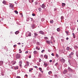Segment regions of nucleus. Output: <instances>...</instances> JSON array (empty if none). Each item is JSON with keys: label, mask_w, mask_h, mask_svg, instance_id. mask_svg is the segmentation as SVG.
<instances>
[{"label": "nucleus", "mask_w": 78, "mask_h": 78, "mask_svg": "<svg viewBox=\"0 0 78 78\" xmlns=\"http://www.w3.org/2000/svg\"><path fill=\"white\" fill-rule=\"evenodd\" d=\"M20 57V54H18L16 55V58L17 59H19Z\"/></svg>", "instance_id": "obj_1"}, {"label": "nucleus", "mask_w": 78, "mask_h": 78, "mask_svg": "<svg viewBox=\"0 0 78 78\" xmlns=\"http://www.w3.org/2000/svg\"><path fill=\"white\" fill-rule=\"evenodd\" d=\"M20 66V67H22V61H20L19 62Z\"/></svg>", "instance_id": "obj_2"}, {"label": "nucleus", "mask_w": 78, "mask_h": 78, "mask_svg": "<svg viewBox=\"0 0 78 78\" xmlns=\"http://www.w3.org/2000/svg\"><path fill=\"white\" fill-rule=\"evenodd\" d=\"M39 33L40 34H44V33L42 31H39Z\"/></svg>", "instance_id": "obj_3"}, {"label": "nucleus", "mask_w": 78, "mask_h": 78, "mask_svg": "<svg viewBox=\"0 0 78 78\" xmlns=\"http://www.w3.org/2000/svg\"><path fill=\"white\" fill-rule=\"evenodd\" d=\"M44 65L45 66V67H46L48 65V64L46 63H45Z\"/></svg>", "instance_id": "obj_4"}, {"label": "nucleus", "mask_w": 78, "mask_h": 78, "mask_svg": "<svg viewBox=\"0 0 78 78\" xmlns=\"http://www.w3.org/2000/svg\"><path fill=\"white\" fill-rule=\"evenodd\" d=\"M3 64V62L2 61H0V66H2Z\"/></svg>", "instance_id": "obj_5"}, {"label": "nucleus", "mask_w": 78, "mask_h": 78, "mask_svg": "<svg viewBox=\"0 0 78 78\" xmlns=\"http://www.w3.org/2000/svg\"><path fill=\"white\" fill-rule=\"evenodd\" d=\"M68 70L71 72H72V71H73L72 69H71L70 68H69H69H68Z\"/></svg>", "instance_id": "obj_6"}, {"label": "nucleus", "mask_w": 78, "mask_h": 78, "mask_svg": "<svg viewBox=\"0 0 78 78\" xmlns=\"http://www.w3.org/2000/svg\"><path fill=\"white\" fill-rule=\"evenodd\" d=\"M44 58H45V59H48V56L47 55H44Z\"/></svg>", "instance_id": "obj_7"}, {"label": "nucleus", "mask_w": 78, "mask_h": 78, "mask_svg": "<svg viewBox=\"0 0 78 78\" xmlns=\"http://www.w3.org/2000/svg\"><path fill=\"white\" fill-rule=\"evenodd\" d=\"M41 7H42V8H44L45 5H44V4H43L42 5Z\"/></svg>", "instance_id": "obj_8"}, {"label": "nucleus", "mask_w": 78, "mask_h": 78, "mask_svg": "<svg viewBox=\"0 0 78 78\" xmlns=\"http://www.w3.org/2000/svg\"><path fill=\"white\" fill-rule=\"evenodd\" d=\"M65 4L64 3H62V7H64L65 6Z\"/></svg>", "instance_id": "obj_9"}, {"label": "nucleus", "mask_w": 78, "mask_h": 78, "mask_svg": "<svg viewBox=\"0 0 78 78\" xmlns=\"http://www.w3.org/2000/svg\"><path fill=\"white\" fill-rule=\"evenodd\" d=\"M46 42L47 43V44H50V41H46Z\"/></svg>", "instance_id": "obj_10"}, {"label": "nucleus", "mask_w": 78, "mask_h": 78, "mask_svg": "<svg viewBox=\"0 0 78 78\" xmlns=\"http://www.w3.org/2000/svg\"><path fill=\"white\" fill-rule=\"evenodd\" d=\"M10 7H11V8H12L13 7V5L12 4H10Z\"/></svg>", "instance_id": "obj_11"}, {"label": "nucleus", "mask_w": 78, "mask_h": 78, "mask_svg": "<svg viewBox=\"0 0 78 78\" xmlns=\"http://www.w3.org/2000/svg\"><path fill=\"white\" fill-rule=\"evenodd\" d=\"M39 70L40 71H41V72L42 71V69L41 68L39 67Z\"/></svg>", "instance_id": "obj_12"}, {"label": "nucleus", "mask_w": 78, "mask_h": 78, "mask_svg": "<svg viewBox=\"0 0 78 78\" xmlns=\"http://www.w3.org/2000/svg\"><path fill=\"white\" fill-rule=\"evenodd\" d=\"M19 33V31H17L15 32V33L16 34H18Z\"/></svg>", "instance_id": "obj_13"}, {"label": "nucleus", "mask_w": 78, "mask_h": 78, "mask_svg": "<svg viewBox=\"0 0 78 78\" xmlns=\"http://www.w3.org/2000/svg\"><path fill=\"white\" fill-rule=\"evenodd\" d=\"M34 54H36L37 53V51H34Z\"/></svg>", "instance_id": "obj_14"}, {"label": "nucleus", "mask_w": 78, "mask_h": 78, "mask_svg": "<svg viewBox=\"0 0 78 78\" xmlns=\"http://www.w3.org/2000/svg\"><path fill=\"white\" fill-rule=\"evenodd\" d=\"M62 61L63 62H65V60L64 59H63V58H62Z\"/></svg>", "instance_id": "obj_15"}, {"label": "nucleus", "mask_w": 78, "mask_h": 78, "mask_svg": "<svg viewBox=\"0 0 78 78\" xmlns=\"http://www.w3.org/2000/svg\"><path fill=\"white\" fill-rule=\"evenodd\" d=\"M13 62H12V65H13L15 64V63H16V61H14V63H13Z\"/></svg>", "instance_id": "obj_16"}, {"label": "nucleus", "mask_w": 78, "mask_h": 78, "mask_svg": "<svg viewBox=\"0 0 78 78\" xmlns=\"http://www.w3.org/2000/svg\"><path fill=\"white\" fill-rule=\"evenodd\" d=\"M15 12L16 14H18V12L16 10H15Z\"/></svg>", "instance_id": "obj_17"}, {"label": "nucleus", "mask_w": 78, "mask_h": 78, "mask_svg": "<svg viewBox=\"0 0 78 78\" xmlns=\"http://www.w3.org/2000/svg\"><path fill=\"white\" fill-rule=\"evenodd\" d=\"M57 31H60V29L59 28H58L57 29Z\"/></svg>", "instance_id": "obj_18"}, {"label": "nucleus", "mask_w": 78, "mask_h": 78, "mask_svg": "<svg viewBox=\"0 0 78 78\" xmlns=\"http://www.w3.org/2000/svg\"><path fill=\"white\" fill-rule=\"evenodd\" d=\"M2 3L3 4H5L6 3V2L5 1H3L2 2Z\"/></svg>", "instance_id": "obj_19"}, {"label": "nucleus", "mask_w": 78, "mask_h": 78, "mask_svg": "<svg viewBox=\"0 0 78 78\" xmlns=\"http://www.w3.org/2000/svg\"><path fill=\"white\" fill-rule=\"evenodd\" d=\"M36 49L38 50H40V48H38L37 47H36Z\"/></svg>", "instance_id": "obj_20"}, {"label": "nucleus", "mask_w": 78, "mask_h": 78, "mask_svg": "<svg viewBox=\"0 0 78 78\" xmlns=\"http://www.w3.org/2000/svg\"><path fill=\"white\" fill-rule=\"evenodd\" d=\"M26 64H27V65H29V62H26Z\"/></svg>", "instance_id": "obj_21"}, {"label": "nucleus", "mask_w": 78, "mask_h": 78, "mask_svg": "<svg viewBox=\"0 0 78 78\" xmlns=\"http://www.w3.org/2000/svg\"><path fill=\"white\" fill-rule=\"evenodd\" d=\"M72 58L71 55V54H70L69 55V58Z\"/></svg>", "instance_id": "obj_22"}, {"label": "nucleus", "mask_w": 78, "mask_h": 78, "mask_svg": "<svg viewBox=\"0 0 78 78\" xmlns=\"http://www.w3.org/2000/svg\"><path fill=\"white\" fill-rule=\"evenodd\" d=\"M52 73V72L51 71H49V72H48V73L49 75L50 74H51Z\"/></svg>", "instance_id": "obj_23"}, {"label": "nucleus", "mask_w": 78, "mask_h": 78, "mask_svg": "<svg viewBox=\"0 0 78 78\" xmlns=\"http://www.w3.org/2000/svg\"><path fill=\"white\" fill-rule=\"evenodd\" d=\"M54 22V21L53 20H51V21H50V23H53Z\"/></svg>", "instance_id": "obj_24"}, {"label": "nucleus", "mask_w": 78, "mask_h": 78, "mask_svg": "<svg viewBox=\"0 0 78 78\" xmlns=\"http://www.w3.org/2000/svg\"><path fill=\"white\" fill-rule=\"evenodd\" d=\"M33 70V68H31V69H29V72H31V71H32V70Z\"/></svg>", "instance_id": "obj_25"}, {"label": "nucleus", "mask_w": 78, "mask_h": 78, "mask_svg": "<svg viewBox=\"0 0 78 78\" xmlns=\"http://www.w3.org/2000/svg\"><path fill=\"white\" fill-rule=\"evenodd\" d=\"M39 11H41V8H39Z\"/></svg>", "instance_id": "obj_26"}, {"label": "nucleus", "mask_w": 78, "mask_h": 78, "mask_svg": "<svg viewBox=\"0 0 78 78\" xmlns=\"http://www.w3.org/2000/svg\"><path fill=\"white\" fill-rule=\"evenodd\" d=\"M74 48H75L76 49V48H77L78 47L76 46H74Z\"/></svg>", "instance_id": "obj_27"}, {"label": "nucleus", "mask_w": 78, "mask_h": 78, "mask_svg": "<svg viewBox=\"0 0 78 78\" xmlns=\"http://www.w3.org/2000/svg\"><path fill=\"white\" fill-rule=\"evenodd\" d=\"M56 57L58 58L59 57V56L58 55V54H56Z\"/></svg>", "instance_id": "obj_28"}, {"label": "nucleus", "mask_w": 78, "mask_h": 78, "mask_svg": "<svg viewBox=\"0 0 78 78\" xmlns=\"http://www.w3.org/2000/svg\"><path fill=\"white\" fill-rule=\"evenodd\" d=\"M69 47H67V51H69Z\"/></svg>", "instance_id": "obj_29"}, {"label": "nucleus", "mask_w": 78, "mask_h": 78, "mask_svg": "<svg viewBox=\"0 0 78 78\" xmlns=\"http://www.w3.org/2000/svg\"><path fill=\"white\" fill-rule=\"evenodd\" d=\"M34 34L35 36H37L38 35V34H37L36 33H34Z\"/></svg>", "instance_id": "obj_30"}, {"label": "nucleus", "mask_w": 78, "mask_h": 78, "mask_svg": "<svg viewBox=\"0 0 78 78\" xmlns=\"http://www.w3.org/2000/svg\"><path fill=\"white\" fill-rule=\"evenodd\" d=\"M37 45H40V43L39 42H37Z\"/></svg>", "instance_id": "obj_31"}, {"label": "nucleus", "mask_w": 78, "mask_h": 78, "mask_svg": "<svg viewBox=\"0 0 78 78\" xmlns=\"http://www.w3.org/2000/svg\"><path fill=\"white\" fill-rule=\"evenodd\" d=\"M31 36V33H29V35H28V36Z\"/></svg>", "instance_id": "obj_32"}, {"label": "nucleus", "mask_w": 78, "mask_h": 78, "mask_svg": "<svg viewBox=\"0 0 78 78\" xmlns=\"http://www.w3.org/2000/svg\"><path fill=\"white\" fill-rule=\"evenodd\" d=\"M51 55L53 56H55L54 54L53 53H52L51 54Z\"/></svg>", "instance_id": "obj_33"}, {"label": "nucleus", "mask_w": 78, "mask_h": 78, "mask_svg": "<svg viewBox=\"0 0 78 78\" xmlns=\"http://www.w3.org/2000/svg\"><path fill=\"white\" fill-rule=\"evenodd\" d=\"M34 67L35 68H38V67L37 66H34Z\"/></svg>", "instance_id": "obj_34"}, {"label": "nucleus", "mask_w": 78, "mask_h": 78, "mask_svg": "<svg viewBox=\"0 0 78 78\" xmlns=\"http://www.w3.org/2000/svg\"><path fill=\"white\" fill-rule=\"evenodd\" d=\"M32 16H35V14H34V13H33V14H32Z\"/></svg>", "instance_id": "obj_35"}, {"label": "nucleus", "mask_w": 78, "mask_h": 78, "mask_svg": "<svg viewBox=\"0 0 78 78\" xmlns=\"http://www.w3.org/2000/svg\"><path fill=\"white\" fill-rule=\"evenodd\" d=\"M44 51V50H43L41 51V53H43Z\"/></svg>", "instance_id": "obj_36"}, {"label": "nucleus", "mask_w": 78, "mask_h": 78, "mask_svg": "<svg viewBox=\"0 0 78 78\" xmlns=\"http://www.w3.org/2000/svg\"><path fill=\"white\" fill-rule=\"evenodd\" d=\"M17 46V45L16 44H15L14 45V46H13L14 48L16 47V46Z\"/></svg>", "instance_id": "obj_37"}, {"label": "nucleus", "mask_w": 78, "mask_h": 78, "mask_svg": "<svg viewBox=\"0 0 78 78\" xmlns=\"http://www.w3.org/2000/svg\"><path fill=\"white\" fill-rule=\"evenodd\" d=\"M71 55H74V53L73 52H71Z\"/></svg>", "instance_id": "obj_38"}, {"label": "nucleus", "mask_w": 78, "mask_h": 78, "mask_svg": "<svg viewBox=\"0 0 78 78\" xmlns=\"http://www.w3.org/2000/svg\"><path fill=\"white\" fill-rule=\"evenodd\" d=\"M61 20H62V19H63V16H61Z\"/></svg>", "instance_id": "obj_39"}, {"label": "nucleus", "mask_w": 78, "mask_h": 78, "mask_svg": "<svg viewBox=\"0 0 78 78\" xmlns=\"http://www.w3.org/2000/svg\"><path fill=\"white\" fill-rule=\"evenodd\" d=\"M16 69H18V67L17 66L16 67Z\"/></svg>", "instance_id": "obj_40"}, {"label": "nucleus", "mask_w": 78, "mask_h": 78, "mask_svg": "<svg viewBox=\"0 0 78 78\" xmlns=\"http://www.w3.org/2000/svg\"><path fill=\"white\" fill-rule=\"evenodd\" d=\"M64 72L65 73H66L67 72V71H66V70H64Z\"/></svg>", "instance_id": "obj_41"}, {"label": "nucleus", "mask_w": 78, "mask_h": 78, "mask_svg": "<svg viewBox=\"0 0 78 78\" xmlns=\"http://www.w3.org/2000/svg\"><path fill=\"white\" fill-rule=\"evenodd\" d=\"M28 51H26V54H28Z\"/></svg>", "instance_id": "obj_42"}, {"label": "nucleus", "mask_w": 78, "mask_h": 78, "mask_svg": "<svg viewBox=\"0 0 78 78\" xmlns=\"http://www.w3.org/2000/svg\"><path fill=\"white\" fill-rule=\"evenodd\" d=\"M39 62H41V59H39Z\"/></svg>", "instance_id": "obj_43"}, {"label": "nucleus", "mask_w": 78, "mask_h": 78, "mask_svg": "<svg viewBox=\"0 0 78 78\" xmlns=\"http://www.w3.org/2000/svg\"><path fill=\"white\" fill-rule=\"evenodd\" d=\"M52 62V60H50V62Z\"/></svg>", "instance_id": "obj_44"}, {"label": "nucleus", "mask_w": 78, "mask_h": 78, "mask_svg": "<svg viewBox=\"0 0 78 78\" xmlns=\"http://www.w3.org/2000/svg\"><path fill=\"white\" fill-rule=\"evenodd\" d=\"M16 78H20V76H17L16 77Z\"/></svg>", "instance_id": "obj_45"}, {"label": "nucleus", "mask_w": 78, "mask_h": 78, "mask_svg": "<svg viewBox=\"0 0 78 78\" xmlns=\"http://www.w3.org/2000/svg\"><path fill=\"white\" fill-rule=\"evenodd\" d=\"M73 36H75V34H74V33H73Z\"/></svg>", "instance_id": "obj_46"}, {"label": "nucleus", "mask_w": 78, "mask_h": 78, "mask_svg": "<svg viewBox=\"0 0 78 78\" xmlns=\"http://www.w3.org/2000/svg\"><path fill=\"white\" fill-rule=\"evenodd\" d=\"M31 58V55H30V56L29 57V58Z\"/></svg>", "instance_id": "obj_47"}, {"label": "nucleus", "mask_w": 78, "mask_h": 78, "mask_svg": "<svg viewBox=\"0 0 78 78\" xmlns=\"http://www.w3.org/2000/svg\"><path fill=\"white\" fill-rule=\"evenodd\" d=\"M34 0H31V2H34Z\"/></svg>", "instance_id": "obj_48"}, {"label": "nucleus", "mask_w": 78, "mask_h": 78, "mask_svg": "<svg viewBox=\"0 0 78 78\" xmlns=\"http://www.w3.org/2000/svg\"><path fill=\"white\" fill-rule=\"evenodd\" d=\"M66 39V40H68L69 39V38L68 37H67Z\"/></svg>", "instance_id": "obj_49"}, {"label": "nucleus", "mask_w": 78, "mask_h": 78, "mask_svg": "<svg viewBox=\"0 0 78 78\" xmlns=\"http://www.w3.org/2000/svg\"><path fill=\"white\" fill-rule=\"evenodd\" d=\"M25 76H26V77H27L28 76H27V74H26Z\"/></svg>", "instance_id": "obj_50"}, {"label": "nucleus", "mask_w": 78, "mask_h": 78, "mask_svg": "<svg viewBox=\"0 0 78 78\" xmlns=\"http://www.w3.org/2000/svg\"><path fill=\"white\" fill-rule=\"evenodd\" d=\"M22 52V51H20V53H21Z\"/></svg>", "instance_id": "obj_51"}, {"label": "nucleus", "mask_w": 78, "mask_h": 78, "mask_svg": "<svg viewBox=\"0 0 78 78\" xmlns=\"http://www.w3.org/2000/svg\"><path fill=\"white\" fill-rule=\"evenodd\" d=\"M73 37L74 38H75V36H73Z\"/></svg>", "instance_id": "obj_52"}, {"label": "nucleus", "mask_w": 78, "mask_h": 78, "mask_svg": "<svg viewBox=\"0 0 78 78\" xmlns=\"http://www.w3.org/2000/svg\"><path fill=\"white\" fill-rule=\"evenodd\" d=\"M51 44H53V42L52 41L51 42Z\"/></svg>", "instance_id": "obj_53"}, {"label": "nucleus", "mask_w": 78, "mask_h": 78, "mask_svg": "<svg viewBox=\"0 0 78 78\" xmlns=\"http://www.w3.org/2000/svg\"><path fill=\"white\" fill-rule=\"evenodd\" d=\"M55 76L56 77L57 76L56 75V74H55Z\"/></svg>", "instance_id": "obj_54"}, {"label": "nucleus", "mask_w": 78, "mask_h": 78, "mask_svg": "<svg viewBox=\"0 0 78 78\" xmlns=\"http://www.w3.org/2000/svg\"><path fill=\"white\" fill-rule=\"evenodd\" d=\"M21 49H19V51H21Z\"/></svg>", "instance_id": "obj_55"}, {"label": "nucleus", "mask_w": 78, "mask_h": 78, "mask_svg": "<svg viewBox=\"0 0 78 78\" xmlns=\"http://www.w3.org/2000/svg\"><path fill=\"white\" fill-rule=\"evenodd\" d=\"M45 38H46V39H48V37H46Z\"/></svg>", "instance_id": "obj_56"}, {"label": "nucleus", "mask_w": 78, "mask_h": 78, "mask_svg": "<svg viewBox=\"0 0 78 78\" xmlns=\"http://www.w3.org/2000/svg\"><path fill=\"white\" fill-rule=\"evenodd\" d=\"M21 14L22 15V16H23V15H22V14Z\"/></svg>", "instance_id": "obj_57"}, {"label": "nucleus", "mask_w": 78, "mask_h": 78, "mask_svg": "<svg viewBox=\"0 0 78 78\" xmlns=\"http://www.w3.org/2000/svg\"><path fill=\"white\" fill-rule=\"evenodd\" d=\"M53 37H51V38H53Z\"/></svg>", "instance_id": "obj_58"}, {"label": "nucleus", "mask_w": 78, "mask_h": 78, "mask_svg": "<svg viewBox=\"0 0 78 78\" xmlns=\"http://www.w3.org/2000/svg\"><path fill=\"white\" fill-rule=\"evenodd\" d=\"M56 64L58 65V63H56Z\"/></svg>", "instance_id": "obj_59"}, {"label": "nucleus", "mask_w": 78, "mask_h": 78, "mask_svg": "<svg viewBox=\"0 0 78 78\" xmlns=\"http://www.w3.org/2000/svg\"><path fill=\"white\" fill-rule=\"evenodd\" d=\"M38 66H40V64L39 65H37Z\"/></svg>", "instance_id": "obj_60"}, {"label": "nucleus", "mask_w": 78, "mask_h": 78, "mask_svg": "<svg viewBox=\"0 0 78 78\" xmlns=\"http://www.w3.org/2000/svg\"><path fill=\"white\" fill-rule=\"evenodd\" d=\"M66 32L67 33V31H66Z\"/></svg>", "instance_id": "obj_61"}, {"label": "nucleus", "mask_w": 78, "mask_h": 78, "mask_svg": "<svg viewBox=\"0 0 78 78\" xmlns=\"http://www.w3.org/2000/svg\"><path fill=\"white\" fill-rule=\"evenodd\" d=\"M18 44H20V43H19Z\"/></svg>", "instance_id": "obj_62"}, {"label": "nucleus", "mask_w": 78, "mask_h": 78, "mask_svg": "<svg viewBox=\"0 0 78 78\" xmlns=\"http://www.w3.org/2000/svg\"><path fill=\"white\" fill-rule=\"evenodd\" d=\"M77 22H78V20H77Z\"/></svg>", "instance_id": "obj_63"}, {"label": "nucleus", "mask_w": 78, "mask_h": 78, "mask_svg": "<svg viewBox=\"0 0 78 78\" xmlns=\"http://www.w3.org/2000/svg\"><path fill=\"white\" fill-rule=\"evenodd\" d=\"M77 30H78V29H77Z\"/></svg>", "instance_id": "obj_64"}]
</instances>
